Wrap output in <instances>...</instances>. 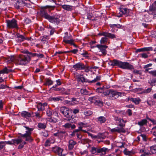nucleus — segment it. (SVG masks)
Here are the masks:
<instances>
[{"instance_id":"7ed1b4c3","label":"nucleus","mask_w":156,"mask_h":156,"mask_svg":"<svg viewBox=\"0 0 156 156\" xmlns=\"http://www.w3.org/2000/svg\"><path fill=\"white\" fill-rule=\"evenodd\" d=\"M30 60V57L28 55H20L18 56H11L9 61L14 62L16 65H25Z\"/></svg>"},{"instance_id":"9d476101","label":"nucleus","mask_w":156,"mask_h":156,"mask_svg":"<svg viewBox=\"0 0 156 156\" xmlns=\"http://www.w3.org/2000/svg\"><path fill=\"white\" fill-rule=\"evenodd\" d=\"M119 15H117V17H120L122 16L123 14L128 16L129 12V10L126 8H122L119 10Z\"/></svg>"},{"instance_id":"6e6552de","label":"nucleus","mask_w":156,"mask_h":156,"mask_svg":"<svg viewBox=\"0 0 156 156\" xmlns=\"http://www.w3.org/2000/svg\"><path fill=\"white\" fill-rule=\"evenodd\" d=\"M151 69L146 68L145 70V72H148L151 75H152L153 76L156 77V70L149 71V70ZM150 85L152 86H155L156 85V78H155L152 79L151 80V82L149 83Z\"/></svg>"},{"instance_id":"a19ab883","label":"nucleus","mask_w":156,"mask_h":156,"mask_svg":"<svg viewBox=\"0 0 156 156\" xmlns=\"http://www.w3.org/2000/svg\"><path fill=\"white\" fill-rule=\"evenodd\" d=\"M53 84V81L49 79H47L46 80V82L44 83V85H48L49 86L52 84Z\"/></svg>"},{"instance_id":"338daca9","label":"nucleus","mask_w":156,"mask_h":156,"mask_svg":"<svg viewBox=\"0 0 156 156\" xmlns=\"http://www.w3.org/2000/svg\"><path fill=\"white\" fill-rule=\"evenodd\" d=\"M6 88H9V87L7 86L2 84L0 85V89H4Z\"/></svg>"},{"instance_id":"ddd939ff","label":"nucleus","mask_w":156,"mask_h":156,"mask_svg":"<svg viewBox=\"0 0 156 156\" xmlns=\"http://www.w3.org/2000/svg\"><path fill=\"white\" fill-rule=\"evenodd\" d=\"M98 35L101 36H104L106 37H108L112 39L116 38L115 34L109 33L108 32H102L98 34Z\"/></svg>"},{"instance_id":"680f3d73","label":"nucleus","mask_w":156,"mask_h":156,"mask_svg":"<svg viewBox=\"0 0 156 156\" xmlns=\"http://www.w3.org/2000/svg\"><path fill=\"white\" fill-rule=\"evenodd\" d=\"M98 137L99 138L104 139L105 138V136L102 133L99 134L98 135Z\"/></svg>"},{"instance_id":"39448f33","label":"nucleus","mask_w":156,"mask_h":156,"mask_svg":"<svg viewBox=\"0 0 156 156\" xmlns=\"http://www.w3.org/2000/svg\"><path fill=\"white\" fill-rule=\"evenodd\" d=\"M60 112L67 118V120L68 121H69L71 120L72 117V109H69L68 108L65 106L61 108Z\"/></svg>"},{"instance_id":"473e14b6","label":"nucleus","mask_w":156,"mask_h":156,"mask_svg":"<svg viewBox=\"0 0 156 156\" xmlns=\"http://www.w3.org/2000/svg\"><path fill=\"white\" fill-rule=\"evenodd\" d=\"M2 74L8 73L12 71V70L8 69L6 67H5L3 69L1 70Z\"/></svg>"},{"instance_id":"f8f14e48","label":"nucleus","mask_w":156,"mask_h":156,"mask_svg":"<svg viewBox=\"0 0 156 156\" xmlns=\"http://www.w3.org/2000/svg\"><path fill=\"white\" fill-rule=\"evenodd\" d=\"M98 48L102 53L105 55L107 53V51L106 49L108 48V46L106 45H103L100 44H97L96 46Z\"/></svg>"},{"instance_id":"49530a36","label":"nucleus","mask_w":156,"mask_h":156,"mask_svg":"<svg viewBox=\"0 0 156 156\" xmlns=\"http://www.w3.org/2000/svg\"><path fill=\"white\" fill-rule=\"evenodd\" d=\"M92 112L90 110H85L84 112V114L86 116H89L91 115Z\"/></svg>"},{"instance_id":"bf43d9fd","label":"nucleus","mask_w":156,"mask_h":156,"mask_svg":"<svg viewBox=\"0 0 156 156\" xmlns=\"http://www.w3.org/2000/svg\"><path fill=\"white\" fill-rule=\"evenodd\" d=\"M20 2L19 1H17L15 4V7L17 9H19L20 7Z\"/></svg>"},{"instance_id":"c756f323","label":"nucleus","mask_w":156,"mask_h":156,"mask_svg":"<svg viewBox=\"0 0 156 156\" xmlns=\"http://www.w3.org/2000/svg\"><path fill=\"white\" fill-rule=\"evenodd\" d=\"M147 121L146 119H143L141 121L138 122V124L140 126H142L144 125H146Z\"/></svg>"},{"instance_id":"774afa93","label":"nucleus","mask_w":156,"mask_h":156,"mask_svg":"<svg viewBox=\"0 0 156 156\" xmlns=\"http://www.w3.org/2000/svg\"><path fill=\"white\" fill-rule=\"evenodd\" d=\"M141 56L142 58H147L148 57L147 55L145 53H143L141 54Z\"/></svg>"},{"instance_id":"052dcab7","label":"nucleus","mask_w":156,"mask_h":156,"mask_svg":"<svg viewBox=\"0 0 156 156\" xmlns=\"http://www.w3.org/2000/svg\"><path fill=\"white\" fill-rule=\"evenodd\" d=\"M88 140H87V139H85V138H84V139L82 138L81 139V143L83 144H84L87 143L88 142Z\"/></svg>"},{"instance_id":"f03ea898","label":"nucleus","mask_w":156,"mask_h":156,"mask_svg":"<svg viewBox=\"0 0 156 156\" xmlns=\"http://www.w3.org/2000/svg\"><path fill=\"white\" fill-rule=\"evenodd\" d=\"M34 130L33 128H30L28 126H24L22 129V132L24 133H18L20 136L16 139H12L14 144H18L23 141L22 139H24L26 141L31 142L33 139L31 136L32 131Z\"/></svg>"},{"instance_id":"c9c22d12","label":"nucleus","mask_w":156,"mask_h":156,"mask_svg":"<svg viewBox=\"0 0 156 156\" xmlns=\"http://www.w3.org/2000/svg\"><path fill=\"white\" fill-rule=\"evenodd\" d=\"M98 149L99 148H96L94 147H92L91 148L90 152L92 154H95L96 153H98Z\"/></svg>"},{"instance_id":"6e6d98bb","label":"nucleus","mask_w":156,"mask_h":156,"mask_svg":"<svg viewBox=\"0 0 156 156\" xmlns=\"http://www.w3.org/2000/svg\"><path fill=\"white\" fill-rule=\"evenodd\" d=\"M5 146V142L2 141H0V150L3 149Z\"/></svg>"},{"instance_id":"e433bc0d","label":"nucleus","mask_w":156,"mask_h":156,"mask_svg":"<svg viewBox=\"0 0 156 156\" xmlns=\"http://www.w3.org/2000/svg\"><path fill=\"white\" fill-rule=\"evenodd\" d=\"M48 121L51 122H53L54 123H56L58 122L57 119L54 117H51L48 119Z\"/></svg>"},{"instance_id":"c85d7f7f","label":"nucleus","mask_w":156,"mask_h":156,"mask_svg":"<svg viewBox=\"0 0 156 156\" xmlns=\"http://www.w3.org/2000/svg\"><path fill=\"white\" fill-rule=\"evenodd\" d=\"M73 40H63V42L66 44H69L73 45L74 47H76V45L74 44Z\"/></svg>"},{"instance_id":"5701e85b","label":"nucleus","mask_w":156,"mask_h":156,"mask_svg":"<svg viewBox=\"0 0 156 156\" xmlns=\"http://www.w3.org/2000/svg\"><path fill=\"white\" fill-rule=\"evenodd\" d=\"M149 9L151 12H156V1H154L150 6Z\"/></svg>"},{"instance_id":"dca6fc26","label":"nucleus","mask_w":156,"mask_h":156,"mask_svg":"<svg viewBox=\"0 0 156 156\" xmlns=\"http://www.w3.org/2000/svg\"><path fill=\"white\" fill-rule=\"evenodd\" d=\"M109 27L112 28V31L113 32H115L118 30L117 28H120L122 27V25L120 24H109Z\"/></svg>"},{"instance_id":"13d9d810","label":"nucleus","mask_w":156,"mask_h":156,"mask_svg":"<svg viewBox=\"0 0 156 156\" xmlns=\"http://www.w3.org/2000/svg\"><path fill=\"white\" fill-rule=\"evenodd\" d=\"M24 23L25 24H28L31 22V20L29 18H27L24 20Z\"/></svg>"},{"instance_id":"7c9ffc66","label":"nucleus","mask_w":156,"mask_h":156,"mask_svg":"<svg viewBox=\"0 0 156 156\" xmlns=\"http://www.w3.org/2000/svg\"><path fill=\"white\" fill-rule=\"evenodd\" d=\"M37 126L41 129H44L46 127V124L40 122L38 123Z\"/></svg>"},{"instance_id":"9b49d317","label":"nucleus","mask_w":156,"mask_h":156,"mask_svg":"<svg viewBox=\"0 0 156 156\" xmlns=\"http://www.w3.org/2000/svg\"><path fill=\"white\" fill-rule=\"evenodd\" d=\"M53 135L60 138H62L66 137L67 136V133L65 131L58 130L57 133H54Z\"/></svg>"},{"instance_id":"cd10ccee","label":"nucleus","mask_w":156,"mask_h":156,"mask_svg":"<svg viewBox=\"0 0 156 156\" xmlns=\"http://www.w3.org/2000/svg\"><path fill=\"white\" fill-rule=\"evenodd\" d=\"M62 8L67 11H71L73 9V6L69 5H62Z\"/></svg>"},{"instance_id":"a18cd8bd","label":"nucleus","mask_w":156,"mask_h":156,"mask_svg":"<svg viewBox=\"0 0 156 156\" xmlns=\"http://www.w3.org/2000/svg\"><path fill=\"white\" fill-rule=\"evenodd\" d=\"M99 97L98 96H95L90 98H89L90 101L91 100V101L94 102L97 100L99 99Z\"/></svg>"},{"instance_id":"3c124183","label":"nucleus","mask_w":156,"mask_h":156,"mask_svg":"<svg viewBox=\"0 0 156 156\" xmlns=\"http://www.w3.org/2000/svg\"><path fill=\"white\" fill-rule=\"evenodd\" d=\"M151 90V88H148L146 89H145L142 91V93L143 94H147L150 92Z\"/></svg>"},{"instance_id":"6ab92c4d","label":"nucleus","mask_w":156,"mask_h":156,"mask_svg":"<svg viewBox=\"0 0 156 156\" xmlns=\"http://www.w3.org/2000/svg\"><path fill=\"white\" fill-rule=\"evenodd\" d=\"M73 67L76 70H82L84 68V65L81 63H78L73 65Z\"/></svg>"},{"instance_id":"8fccbe9b","label":"nucleus","mask_w":156,"mask_h":156,"mask_svg":"<svg viewBox=\"0 0 156 156\" xmlns=\"http://www.w3.org/2000/svg\"><path fill=\"white\" fill-rule=\"evenodd\" d=\"M82 126H79L78 129H75L74 130V131L72 133L73 135H74L75 133H76L80 131H81V130H82Z\"/></svg>"},{"instance_id":"5fc2aeb1","label":"nucleus","mask_w":156,"mask_h":156,"mask_svg":"<svg viewBox=\"0 0 156 156\" xmlns=\"http://www.w3.org/2000/svg\"><path fill=\"white\" fill-rule=\"evenodd\" d=\"M146 118L148 120L150 121H151L153 124L155 125L156 124V120L154 119H151L148 116H146Z\"/></svg>"},{"instance_id":"f704fd0d","label":"nucleus","mask_w":156,"mask_h":156,"mask_svg":"<svg viewBox=\"0 0 156 156\" xmlns=\"http://www.w3.org/2000/svg\"><path fill=\"white\" fill-rule=\"evenodd\" d=\"M80 92L81 94L85 95H87L89 94V92L86 89L84 88L81 89Z\"/></svg>"},{"instance_id":"69168bd1","label":"nucleus","mask_w":156,"mask_h":156,"mask_svg":"<svg viewBox=\"0 0 156 156\" xmlns=\"http://www.w3.org/2000/svg\"><path fill=\"white\" fill-rule=\"evenodd\" d=\"M92 16V13H88L87 14V18L89 20H91Z\"/></svg>"},{"instance_id":"ea45409f","label":"nucleus","mask_w":156,"mask_h":156,"mask_svg":"<svg viewBox=\"0 0 156 156\" xmlns=\"http://www.w3.org/2000/svg\"><path fill=\"white\" fill-rule=\"evenodd\" d=\"M16 37L17 38H20L21 39H29V38L22 35L17 33L16 35Z\"/></svg>"},{"instance_id":"2f4dec72","label":"nucleus","mask_w":156,"mask_h":156,"mask_svg":"<svg viewBox=\"0 0 156 156\" xmlns=\"http://www.w3.org/2000/svg\"><path fill=\"white\" fill-rule=\"evenodd\" d=\"M52 110L48 107L46 109V114L48 117H51L52 115Z\"/></svg>"},{"instance_id":"58836bf2","label":"nucleus","mask_w":156,"mask_h":156,"mask_svg":"<svg viewBox=\"0 0 156 156\" xmlns=\"http://www.w3.org/2000/svg\"><path fill=\"white\" fill-rule=\"evenodd\" d=\"M94 103L96 105L99 106H101L103 105V103L102 101H101L99 99L97 100Z\"/></svg>"},{"instance_id":"423d86ee","label":"nucleus","mask_w":156,"mask_h":156,"mask_svg":"<svg viewBox=\"0 0 156 156\" xmlns=\"http://www.w3.org/2000/svg\"><path fill=\"white\" fill-rule=\"evenodd\" d=\"M122 93L121 92L113 90H109L108 99L111 100H115L119 96H122Z\"/></svg>"},{"instance_id":"20e7f679","label":"nucleus","mask_w":156,"mask_h":156,"mask_svg":"<svg viewBox=\"0 0 156 156\" xmlns=\"http://www.w3.org/2000/svg\"><path fill=\"white\" fill-rule=\"evenodd\" d=\"M109 64L112 66H117L122 69L129 70L134 69L133 66L129 63L126 62H122L116 59H114L112 61H110Z\"/></svg>"},{"instance_id":"de8ad7c7","label":"nucleus","mask_w":156,"mask_h":156,"mask_svg":"<svg viewBox=\"0 0 156 156\" xmlns=\"http://www.w3.org/2000/svg\"><path fill=\"white\" fill-rule=\"evenodd\" d=\"M109 90H106L105 91H103L102 93V96L103 97L108 96L109 97Z\"/></svg>"},{"instance_id":"4c0bfd02","label":"nucleus","mask_w":156,"mask_h":156,"mask_svg":"<svg viewBox=\"0 0 156 156\" xmlns=\"http://www.w3.org/2000/svg\"><path fill=\"white\" fill-rule=\"evenodd\" d=\"M123 153L125 155H131L133 154L132 151H128L126 148L123 151Z\"/></svg>"},{"instance_id":"0e129e2a","label":"nucleus","mask_w":156,"mask_h":156,"mask_svg":"<svg viewBox=\"0 0 156 156\" xmlns=\"http://www.w3.org/2000/svg\"><path fill=\"white\" fill-rule=\"evenodd\" d=\"M5 142V145L6 144H14L13 141H12V140L11 141H4Z\"/></svg>"},{"instance_id":"f3484780","label":"nucleus","mask_w":156,"mask_h":156,"mask_svg":"<svg viewBox=\"0 0 156 156\" xmlns=\"http://www.w3.org/2000/svg\"><path fill=\"white\" fill-rule=\"evenodd\" d=\"M77 80L79 82H81L83 83L85 82L90 83V81L85 78L82 75H79L77 77Z\"/></svg>"},{"instance_id":"aec40b11","label":"nucleus","mask_w":156,"mask_h":156,"mask_svg":"<svg viewBox=\"0 0 156 156\" xmlns=\"http://www.w3.org/2000/svg\"><path fill=\"white\" fill-rule=\"evenodd\" d=\"M127 100L131 101L136 105L138 104L140 101V99L139 98H133L130 97H129Z\"/></svg>"},{"instance_id":"72a5a7b5","label":"nucleus","mask_w":156,"mask_h":156,"mask_svg":"<svg viewBox=\"0 0 156 156\" xmlns=\"http://www.w3.org/2000/svg\"><path fill=\"white\" fill-rule=\"evenodd\" d=\"M148 148L152 154H155L156 153V145H153Z\"/></svg>"},{"instance_id":"37998d69","label":"nucleus","mask_w":156,"mask_h":156,"mask_svg":"<svg viewBox=\"0 0 156 156\" xmlns=\"http://www.w3.org/2000/svg\"><path fill=\"white\" fill-rule=\"evenodd\" d=\"M77 124L79 126H82V128L83 127H87L88 126V124L87 123H84L83 122H79Z\"/></svg>"},{"instance_id":"4468645a","label":"nucleus","mask_w":156,"mask_h":156,"mask_svg":"<svg viewBox=\"0 0 156 156\" xmlns=\"http://www.w3.org/2000/svg\"><path fill=\"white\" fill-rule=\"evenodd\" d=\"M48 104L47 103H39L37 105L38 111H42L44 110L45 107H47Z\"/></svg>"},{"instance_id":"4d7b16f0","label":"nucleus","mask_w":156,"mask_h":156,"mask_svg":"<svg viewBox=\"0 0 156 156\" xmlns=\"http://www.w3.org/2000/svg\"><path fill=\"white\" fill-rule=\"evenodd\" d=\"M133 73L134 74L141 75L142 74V72L141 71L136 69H134Z\"/></svg>"},{"instance_id":"c03bdc74","label":"nucleus","mask_w":156,"mask_h":156,"mask_svg":"<svg viewBox=\"0 0 156 156\" xmlns=\"http://www.w3.org/2000/svg\"><path fill=\"white\" fill-rule=\"evenodd\" d=\"M116 129L118 130L117 132L119 133H120L121 132L122 133H125V129L122 127H115Z\"/></svg>"},{"instance_id":"bb28decb","label":"nucleus","mask_w":156,"mask_h":156,"mask_svg":"<svg viewBox=\"0 0 156 156\" xmlns=\"http://www.w3.org/2000/svg\"><path fill=\"white\" fill-rule=\"evenodd\" d=\"M108 151V149L105 147L99 148L98 153H101L103 155H105L106 153V151Z\"/></svg>"},{"instance_id":"b1692460","label":"nucleus","mask_w":156,"mask_h":156,"mask_svg":"<svg viewBox=\"0 0 156 156\" xmlns=\"http://www.w3.org/2000/svg\"><path fill=\"white\" fill-rule=\"evenodd\" d=\"M97 122L98 123L102 124L104 123L106 121V118L103 116H100L97 118Z\"/></svg>"},{"instance_id":"09e8293b","label":"nucleus","mask_w":156,"mask_h":156,"mask_svg":"<svg viewBox=\"0 0 156 156\" xmlns=\"http://www.w3.org/2000/svg\"><path fill=\"white\" fill-rule=\"evenodd\" d=\"M143 51H149L153 50V48L152 47H148L143 48Z\"/></svg>"},{"instance_id":"0eeeda50","label":"nucleus","mask_w":156,"mask_h":156,"mask_svg":"<svg viewBox=\"0 0 156 156\" xmlns=\"http://www.w3.org/2000/svg\"><path fill=\"white\" fill-rule=\"evenodd\" d=\"M17 22V21L14 19H12V20H6L7 27L10 29L17 28L18 27Z\"/></svg>"},{"instance_id":"412c9836","label":"nucleus","mask_w":156,"mask_h":156,"mask_svg":"<svg viewBox=\"0 0 156 156\" xmlns=\"http://www.w3.org/2000/svg\"><path fill=\"white\" fill-rule=\"evenodd\" d=\"M49 100L50 101H53L54 102L58 101H62L63 100V98L61 97H51L49 98Z\"/></svg>"},{"instance_id":"4be33fe9","label":"nucleus","mask_w":156,"mask_h":156,"mask_svg":"<svg viewBox=\"0 0 156 156\" xmlns=\"http://www.w3.org/2000/svg\"><path fill=\"white\" fill-rule=\"evenodd\" d=\"M54 90L55 91H59L60 93L63 94H69V93L67 92V91H66L65 89L63 87L56 88V89H54Z\"/></svg>"},{"instance_id":"393cba45","label":"nucleus","mask_w":156,"mask_h":156,"mask_svg":"<svg viewBox=\"0 0 156 156\" xmlns=\"http://www.w3.org/2000/svg\"><path fill=\"white\" fill-rule=\"evenodd\" d=\"M21 115L22 117H24L25 118L30 117L32 116L31 113L29 112L26 111H23L22 112Z\"/></svg>"},{"instance_id":"1a4fd4ad","label":"nucleus","mask_w":156,"mask_h":156,"mask_svg":"<svg viewBox=\"0 0 156 156\" xmlns=\"http://www.w3.org/2000/svg\"><path fill=\"white\" fill-rule=\"evenodd\" d=\"M63 150L59 147L57 146L53 147L52 151L54 152L57 154L59 156H64L65 155L62 154V152Z\"/></svg>"},{"instance_id":"a878e982","label":"nucleus","mask_w":156,"mask_h":156,"mask_svg":"<svg viewBox=\"0 0 156 156\" xmlns=\"http://www.w3.org/2000/svg\"><path fill=\"white\" fill-rule=\"evenodd\" d=\"M54 142V140L51 138L48 139L45 141L44 145L46 147L50 146L51 144L53 143Z\"/></svg>"},{"instance_id":"e2e57ef3","label":"nucleus","mask_w":156,"mask_h":156,"mask_svg":"<svg viewBox=\"0 0 156 156\" xmlns=\"http://www.w3.org/2000/svg\"><path fill=\"white\" fill-rule=\"evenodd\" d=\"M100 42L101 44H107L108 42V40H101Z\"/></svg>"},{"instance_id":"603ef678","label":"nucleus","mask_w":156,"mask_h":156,"mask_svg":"<svg viewBox=\"0 0 156 156\" xmlns=\"http://www.w3.org/2000/svg\"><path fill=\"white\" fill-rule=\"evenodd\" d=\"M103 91L104 90L103 87L98 88L96 89V92L98 93H102V92H103Z\"/></svg>"},{"instance_id":"a211bd4d","label":"nucleus","mask_w":156,"mask_h":156,"mask_svg":"<svg viewBox=\"0 0 156 156\" xmlns=\"http://www.w3.org/2000/svg\"><path fill=\"white\" fill-rule=\"evenodd\" d=\"M76 142L73 140H69L68 144V149L70 150H72L75 145H76Z\"/></svg>"},{"instance_id":"f257e3e1","label":"nucleus","mask_w":156,"mask_h":156,"mask_svg":"<svg viewBox=\"0 0 156 156\" xmlns=\"http://www.w3.org/2000/svg\"><path fill=\"white\" fill-rule=\"evenodd\" d=\"M55 6L46 5L42 6L40 11V16L48 20L49 22L54 24H58L60 21V16L55 14L52 16H50L47 12L48 9H53Z\"/></svg>"},{"instance_id":"864d4df0","label":"nucleus","mask_w":156,"mask_h":156,"mask_svg":"<svg viewBox=\"0 0 156 156\" xmlns=\"http://www.w3.org/2000/svg\"><path fill=\"white\" fill-rule=\"evenodd\" d=\"M71 124L67 122L63 126V127L66 128H69L71 127Z\"/></svg>"},{"instance_id":"2eb2a0df","label":"nucleus","mask_w":156,"mask_h":156,"mask_svg":"<svg viewBox=\"0 0 156 156\" xmlns=\"http://www.w3.org/2000/svg\"><path fill=\"white\" fill-rule=\"evenodd\" d=\"M140 153H142L140 156H149L151 155L149 148L141 149L140 151Z\"/></svg>"},{"instance_id":"79ce46f5","label":"nucleus","mask_w":156,"mask_h":156,"mask_svg":"<svg viewBox=\"0 0 156 156\" xmlns=\"http://www.w3.org/2000/svg\"><path fill=\"white\" fill-rule=\"evenodd\" d=\"M101 77L100 76H97L95 79L90 81V83H95L97 81L100 80H101Z\"/></svg>"}]
</instances>
